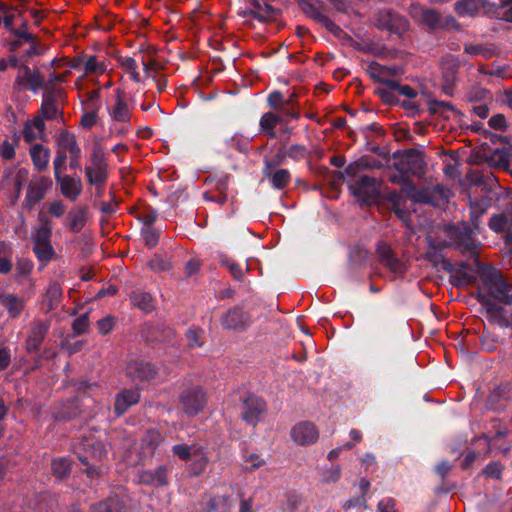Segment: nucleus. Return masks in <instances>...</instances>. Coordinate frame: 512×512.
I'll return each mask as SVG.
<instances>
[{
  "label": "nucleus",
  "mask_w": 512,
  "mask_h": 512,
  "mask_svg": "<svg viewBox=\"0 0 512 512\" xmlns=\"http://www.w3.org/2000/svg\"><path fill=\"white\" fill-rule=\"evenodd\" d=\"M469 198L470 222H461L457 225L450 223V249H454L467 257L466 261L458 264L450 262V284L462 285L473 281L476 277V268L479 266L478 250L481 243L475 238L474 232L478 231L481 217L491 206V197H486V202Z\"/></svg>",
  "instance_id": "obj_1"
},
{
  "label": "nucleus",
  "mask_w": 512,
  "mask_h": 512,
  "mask_svg": "<svg viewBox=\"0 0 512 512\" xmlns=\"http://www.w3.org/2000/svg\"><path fill=\"white\" fill-rule=\"evenodd\" d=\"M394 169L397 170L398 173L390 175L388 178L389 181L393 184L402 186L408 198L414 203L440 207L441 204L446 202L447 195L440 184L430 183L425 186H417L403 169Z\"/></svg>",
  "instance_id": "obj_2"
},
{
  "label": "nucleus",
  "mask_w": 512,
  "mask_h": 512,
  "mask_svg": "<svg viewBox=\"0 0 512 512\" xmlns=\"http://www.w3.org/2000/svg\"><path fill=\"white\" fill-rule=\"evenodd\" d=\"M74 453L78 460L86 466L85 473L93 478L102 473L99 463L106 458L107 451L104 444L94 436H83L75 447Z\"/></svg>",
  "instance_id": "obj_3"
},
{
  "label": "nucleus",
  "mask_w": 512,
  "mask_h": 512,
  "mask_svg": "<svg viewBox=\"0 0 512 512\" xmlns=\"http://www.w3.org/2000/svg\"><path fill=\"white\" fill-rule=\"evenodd\" d=\"M478 274H480L481 281L487 288L491 297L504 304L512 303V284L508 283L499 271L492 266L484 267L479 261V266L476 268V277L470 284L477 279ZM465 285H469V283L455 286L460 287Z\"/></svg>",
  "instance_id": "obj_4"
},
{
  "label": "nucleus",
  "mask_w": 512,
  "mask_h": 512,
  "mask_svg": "<svg viewBox=\"0 0 512 512\" xmlns=\"http://www.w3.org/2000/svg\"><path fill=\"white\" fill-rule=\"evenodd\" d=\"M469 191L473 198L486 202V197H491V203L498 199L499 188L497 178L490 171H470L468 173Z\"/></svg>",
  "instance_id": "obj_5"
},
{
  "label": "nucleus",
  "mask_w": 512,
  "mask_h": 512,
  "mask_svg": "<svg viewBox=\"0 0 512 512\" xmlns=\"http://www.w3.org/2000/svg\"><path fill=\"white\" fill-rule=\"evenodd\" d=\"M395 160L393 168L403 169L409 176L421 178L425 174L426 162L424 154L418 149L397 150L392 154Z\"/></svg>",
  "instance_id": "obj_6"
},
{
  "label": "nucleus",
  "mask_w": 512,
  "mask_h": 512,
  "mask_svg": "<svg viewBox=\"0 0 512 512\" xmlns=\"http://www.w3.org/2000/svg\"><path fill=\"white\" fill-rule=\"evenodd\" d=\"M478 157L488 164L489 167L501 168L509 171L512 175V146L494 148L492 149L489 144L483 143L479 147Z\"/></svg>",
  "instance_id": "obj_7"
},
{
  "label": "nucleus",
  "mask_w": 512,
  "mask_h": 512,
  "mask_svg": "<svg viewBox=\"0 0 512 512\" xmlns=\"http://www.w3.org/2000/svg\"><path fill=\"white\" fill-rule=\"evenodd\" d=\"M239 399L241 401L240 418L247 425L256 426L266 413V401L253 393H246Z\"/></svg>",
  "instance_id": "obj_8"
},
{
  "label": "nucleus",
  "mask_w": 512,
  "mask_h": 512,
  "mask_svg": "<svg viewBox=\"0 0 512 512\" xmlns=\"http://www.w3.org/2000/svg\"><path fill=\"white\" fill-rule=\"evenodd\" d=\"M206 403V393L200 386L184 389L179 396V407L188 417L200 414Z\"/></svg>",
  "instance_id": "obj_9"
},
{
  "label": "nucleus",
  "mask_w": 512,
  "mask_h": 512,
  "mask_svg": "<svg viewBox=\"0 0 512 512\" xmlns=\"http://www.w3.org/2000/svg\"><path fill=\"white\" fill-rule=\"evenodd\" d=\"M379 185L380 181L375 177L362 175L349 189L359 202L369 205L379 199Z\"/></svg>",
  "instance_id": "obj_10"
},
{
  "label": "nucleus",
  "mask_w": 512,
  "mask_h": 512,
  "mask_svg": "<svg viewBox=\"0 0 512 512\" xmlns=\"http://www.w3.org/2000/svg\"><path fill=\"white\" fill-rule=\"evenodd\" d=\"M375 253L379 264L386 267L395 275H404L407 271L406 264L397 257L391 245L385 241H378L375 246Z\"/></svg>",
  "instance_id": "obj_11"
},
{
  "label": "nucleus",
  "mask_w": 512,
  "mask_h": 512,
  "mask_svg": "<svg viewBox=\"0 0 512 512\" xmlns=\"http://www.w3.org/2000/svg\"><path fill=\"white\" fill-rule=\"evenodd\" d=\"M375 25L378 29L387 30L397 35L403 34L408 29L407 20L399 13L387 8L377 12Z\"/></svg>",
  "instance_id": "obj_12"
},
{
  "label": "nucleus",
  "mask_w": 512,
  "mask_h": 512,
  "mask_svg": "<svg viewBox=\"0 0 512 512\" xmlns=\"http://www.w3.org/2000/svg\"><path fill=\"white\" fill-rule=\"evenodd\" d=\"M487 225L492 232L501 236L505 246H512V205L501 213L492 214Z\"/></svg>",
  "instance_id": "obj_13"
},
{
  "label": "nucleus",
  "mask_w": 512,
  "mask_h": 512,
  "mask_svg": "<svg viewBox=\"0 0 512 512\" xmlns=\"http://www.w3.org/2000/svg\"><path fill=\"white\" fill-rule=\"evenodd\" d=\"M49 320L35 319L30 323V329L25 341V348L29 354L37 353L50 329Z\"/></svg>",
  "instance_id": "obj_14"
},
{
  "label": "nucleus",
  "mask_w": 512,
  "mask_h": 512,
  "mask_svg": "<svg viewBox=\"0 0 512 512\" xmlns=\"http://www.w3.org/2000/svg\"><path fill=\"white\" fill-rule=\"evenodd\" d=\"M129 497L125 489L110 494L104 500L91 505L90 512H129Z\"/></svg>",
  "instance_id": "obj_15"
},
{
  "label": "nucleus",
  "mask_w": 512,
  "mask_h": 512,
  "mask_svg": "<svg viewBox=\"0 0 512 512\" xmlns=\"http://www.w3.org/2000/svg\"><path fill=\"white\" fill-rule=\"evenodd\" d=\"M172 471V467L169 465H159L155 469H145L139 471V483L158 488L167 486L170 483L169 474Z\"/></svg>",
  "instance_id": "obj_16"
},
{
  "label": "nucleus",
  "mask_w": 512,
  "mask_h": 512,
  "mask_svg": "<svg viewBox=\"0 0 512 512\" xmlns=\"http://www.w3.org/2000/svg\"><path fill=\"white\" fill-rule=\"evenodd\" d=\"M126 375L135 383L150 381L157 375V368L148 361L132 360L126 366Z\"/></svg>",
  "instance_id": "obj_17"
},
{
  "label": "nucleus",
  "mask_w": 512,
  "mask_h": 512,
  "mask_svg": "<svg viewBox=\"0 0 512 512\" xmlns=\"http://www.w3.org/2000/svg\"><path fill=\"white\" fill-rule=\"evenodd\" d=\"M221 326L226 330L243 331L249 323V315L240 306H234L222 314Z\"/></svg>",
  "instance_id": "obj_18"
},
{
  "label": "nucleus",
  "mask_w": 512,
  "mask_h": 512,
  "mask_svg": "<svg viewBox=\"0 0 512 512\" xmlns=\"http://www.w3.org/2000/svg\"><path fill=\"white\" fill-rule=\"evenodd\" d=\"M384 164L377 159L369 155H363L358 160L350 163L344 169V171L335 172L338 179H343L344 176L349 178L356 177L361 171L368 169H381Z\"/></svg>",
  "instance_id": "obj_19"
},
{
  "label": "nucleus",
  "mask_w": 512,
  "mask_h": 512,
  "mask_svg": "<svg viewBox=\"0 0 512 512\" xmlns=\"http://www.w3.org/2000/svg\"><path fill=\"white\" fill-rule=\"evenodd\" d=\"M81 414V406L78 398H70L59 403L53 408L52 417L55 422L66 423L77 418Z\"/></svg>",
  "instance_id": "obj_20"
},
{
  "label": "nucleus",
  "mask_w": 512,
  "mask_h": 512,
  "mask_svg": "<svg viewBox=\"0 0 512 512\" xmlns=\"http://www.w3.org/2000/svg\"><path fill=\"white\" fill-rule=\"evenodd\" d=\"M291 437L298 445H309L318 439L319 432L312 422L303 421L293 426Z\"/></svg>",
  "instance_id": "obj_21"
},
{
  "label": "nucleus",
  "mask_w": 512,
  "mask_h": 512,
  "mask_svg": "<svg viewBox=\"0 0 512 512\" xmlns=\"http://www.w3.org/2000/svg\"><path fill=\"white\" fill-rule=\"evenodd\" d=\"M52 186V181L48 177H40L37 181L29 183L25 202L29 208L35 206L46 195L47 190Z\"/></svg>",
  "instance_id": "obj_22"
},
{
  "label": "nucleus",
  "mask_w": 512,
  "mask_h": 512,
  "mask_svg": "<svg viewBox=\"0 0 512 512\" xmlns=\"http://www.w3.org/2000/svg\"><path fill=\"white\" fill-rule=\"evenodd\" d=\"M116 101L114 106L109 109V115L115 122L129 124L132 117V109L125 99V93L121 89H116Z\"/></svg>",
  "instance_id": "obj_23"
},
{
  "label": "nucleus",
  "mask_w": 512,
  "mask_h": 512,
  "mask_svg": "<svg viewBox=\"0 0 512 512\" xmlns=\"http://www.w3.org/2000/svg\"><path fill=\"white\" fill-rule=\"evenodd\" d=\"M494 5L487 0H458L454 3V9L460 17H474L482 10L488 16V6Z\"/></svg>",
  "instance_id": "obj_24"
},
{
  "label": "nucleus",
  "mask_w": 512,
  "mask_h": 512,
  "mask_svg": "<svg viewBox=\"0 0 512 512\" xmlns=\"http://www.w3.org/2000/svg\"><path fill=\"white\" fill-rule=\"evenodd\" d=\"M0 304L10 319H18L26 307L25 299L14 293H0Z\"/></svg>",
  "instance_id": "obj_25"
},
{
  "label": "nucleus",
  "mask_w": 512,
  "mask_h": 512,
  "mask_svg": "<svg viewBox=\"0 0 512 512\" xmlns=\"http://www.w3.org/2000/svg\"><path fill=\"white\" fill-rule=\"evenodd\" d=\"M140 401V394L137 390H121L115 398L114 413L117 417L125 414L127 410Z\"/></svg>",
  "instance_id": "obj_26"
},
{
  "label": "nucleus",
  "mask_w": 512,
  "mask_h": 512,
  "mask_svg": "<svg viewBox=\"0 0 512 512\" xmlns=\"http://www.w3.org/2000/svg\"><path fill=\"white\" fill-rule=\"evenodd\" d=\"M57 184L60 185L61 194L71 200L76 201L82 192V182L80 178H75L69 175L60 176L55 178Z\"/></svg>",
  "instance_id": "obj_27"
},
{
  "label": "nucleus",
  "mask_w": 512,
  "mask_h": 512,
  "mask_svg": "<svg viewBox=\"0 0 512 512\" xmlns=\"http://www.w3.org/2000/svg\"><path fill=\"white\" fill-rule=\"evenodd\" d=\"M411 14L431 30L437 29L441 25V15L435 9L424 8L422 6H412Z\"/></svg>",
  "instance_id": "obj_28"
},
{
  "label": "nucleus",
  "mask_w": 512,
  "mask_h": 512,
  "mask_svg": "<svg viewBox=\"0 0 512 512\" xmlns=\"http://www.w3.org/2000/svg\"><path fill=\"white\" fill-rule=\"evenodd\" d=\"M264 178L268 179L271 186L276 190L285 189L291 181V173L288 169L279 168L262 170Z\"/></svg>",
  "instance_id": "obj_29"
},
{
  "label": "nucleus",
  "mask_w": 512,
  "mask_h": 512,
  "mask_svg": "<svg viewBox=\"0 0 512 512\" xmlns=\"http://www.w3.org/2000/svg\"><path fill=\"white\" fill-rule=\"evenodd\" d=\"M129 298L133 306L145 313L152 312L155 309V298L147 291L142 289L133 290Z\"/></svg>",
  "instance_id": "obj_30"
},
{
  "label": "nucleus",
  "mask_w": 512,
  "mask_h": 512,
  "mask_svg": "<svg viewBox=\"0 0 512 512\" xmlns=\"http://www.w3.org/2000/svg\"><path fill=\"white\" fill-rule=\"evenodd\" d=\"M445 245V241L439 243V245L430 243V250L427 253V257L438 271L442 270L444 272H448V259L444 253Z\"/></svg>",
  "instance_id": "obj_31"
},
{
  "label": "nucleus",
  "mask_w": 512,
  "mask_h": 512,
  "mask_svg": "<svg viewBox=\"0 0 512 512\" xmlns=\"http://www.w3.org/2000/svg\"><path fill=\"white\" fill-rule=\"evenodd\" d=\"M284 122H286L285 118L272 112H266L261 116L259 121L260 131L273 139L276 137L275 127Z\"/></svg>",
  "instance_id": "obj_32"
},
{
  "label": "nucleus",
  "mask_w": 512,
  "mask_h": 512,
  "mask_svg": "<svg viewBox=\"0 0 512 512\" xmlns=\"http://www.w3.org/2000/svg\"><path fill=\"white\" fill-rule=\"evenodd\" d=\"M488 17L512 23V0H499L498 4L489 5Z\"/></svg>",
  "instance_id": "obj_33"
},
{
  "label": "nucleus",
  "mask_w": 512,
  "mask_h": 512,
  "mask_svg": "<svg viewBox=\"0 0 512 512\" xmlns=\"http://www.w3.org/2000/svg\"><path fill=\"white\" fill-rule=\"evenodd\" d=\"M33 165L38 171H44L48 167L50 150L42 144H35L30 149Z\"/></svg>",
  "instance_id": "obj_34"
},
{
  "label": "nucleus",
  "mask_w": 512,
  "mask_h": 512,
  "mask_svg": "<svg viewBox=\"0 0 512 512\" xmlns=\"http://www.w3.org/2000/svg\"><path fill=\"white\" fill-rule=\"evenodd\" d=\"M370 257L369 251L360 245L352 247L349 251V263L353 268L365 267Z\"/></svg>",
  "instance_id": "obj_35"
},
{
  "label": "nucleus",
  "mask_w": 512,
  "mask_h": 512,
  "mask_svg": "<svg viewBox=\"0 0 512 512\" xmlns=\"http://www.w3.org/2000/svg\"><path fill=\"white\" fill-rule=\"evenodd\" d=\"M52 236V223L46 217L40 218V225L36 228L32 234V243H44L51 242Z\"/></svg>",
  "instance_id": "obj_36"
},
{
  "label": "nucleus",
  "mask_w": 512,
  "mask_h": 512,
  "mask_svg": "<svg viewBox=\"0 0 512 512\" xmlns=\"http://www.w3.org/2000/svg\"><path fill=\"white\" fill-rule=\"evenodd\" d=\"M40 111L43 118L46 120H53L56 118L58 108L53 94L44 93Z\"/></svg>",
  "instance_id": "obj_37"
},
{
  "label": "nucleus",
  "mask_w": 512,
  "mask_h": 512,
  "mask_svg": "<svg viewBox=\"0 0 512 512\" xmlns=\"http://www.w3.org/2000/svg\"><path fill=\"white\" fill-rule=\"evenodd\" d=\"M51 467L53 475L60 480L67 478L71 472V462L65 457L54 459Z\"/></svg>",
  "instance_id": "obj_38"
},
{
  "label": "nucleus",
  "mask_w": 512,
  "mask_h": 512,
  "mask_svg": "<svg viewBox=\"0 0 512 512\" xmlns=\"http://www.w3.org/2000/svg\"><path fill=\"white\" fill-rule=\"evenodd\" d=\"M249 143L250 139L248 137H244L243 135L238 133L234 134L225 141V144L228 149L236 150L240 153L249 152Z\"/></svg>",
  "instance_id": "obj_39"
},
{
  "label": "nucleus",
  "mask_w": 512,
  "mask_h": 512,
  "mask_svg": "<svg viewBox=\"0 0 512 512\" xmlns=\"http://www.w3.org/2000/svg\"><path fill=\"white\" fill-rule=\"evenodd\" d=\"M33 252L37 259L44 263L49 262L55 254L51 242L33 243Z\"/></svg>",
  "instance_id": "obj_40"
},
{
  "label": "nucleus",
  "mask_w": 512,
  "mask_h": 512,
  "mask_svg": "<svg viewBox=\"0 0 512 512\" xmlns=\"http://www.w3.org/2000/svg\"><path fill=\"white\" fill-rule=\"evenodd\" d=\"M60 296L61 292L57 286H50L48 288L43 300V309L46 313L54 310L57 307Z\"/></svg>",
  "instance_id": "obj_41"
},
{
  "label": "nucleus",
  "mask_w": 512,
  "mask_h": 512,
  "mask_svg": "<svg viewBox=\"0 0 512 512\" xmlns=\"http://www.w3.org/2000/svg\"><path fill=\"white\" fill-rule=\"evenodd\" d=\"M85 173L90 185H104L107 180V168L86 167Z\"/></svg>",
  "instance_id": "obj_42"
},
{
  "label": "nucleus",
  "mask_w": 512,
  "mask_h": 512,
  "mask_svg": "<svg viewBox=\"0 0 512 512\" xmlns=\"http://www.w3.org/2000/svg\"><path fill=\"white\" fill-rule=\"evenodd\" d=\"M492 98L491 92L488 89L481 87L473 88L468 94V99L471 102V105L487 103L488 101L492 102Z\"/></svg>",
  "instance_id": "obj_43"
},
{
  "label": "nucleus",
  "mask_w": 512,
  "mask_h": 512,
  "mask_svg": "<svg viewBox=\"0 0 512 512\" xmlns=\"http://www.w3.org/2000/svg\"><path fill=\"white\" fill-rule=\"evenodd\" d=\"M251 5V9H245L240 11L238 15L240 17L250 16L259 22H266V16L261 12L262 5L259 0H247Z\"/></svg>",
  "instance_id": "obj_44"
},
{
  "label": "nucleus",
  "mask_w": 512,
  "mask_h": 512,
  "mask_svg": "<svg viewBox=\"0 0 512 512\" xmlns=\"http://www.w3.org/2000/svg\"><path fill=\"white\" fill-rule=\"evenodd\" d=\"M84 71L87 74H103L106 71L104 62H99L95 55L85 56Z\"/></svg>",
  "instance_id": "obj_45"
},
{
  "label": "nucleus",
  "mask_w": 512,
  "mask_h": 512,
  "mask_svg": "<svg viewBox=\"0 0 512 512\" xmlns=\"http://www.w3.org/2000/svg\"><path fill=\"white\" fill-rule=\"evenodd\" d=\"M383 84H385L391 90H396L400 95L405 96L409 99L415 98L417 96V92L412 87H410L409 85H401L396 80H383Z\"/></svg>",
  "instance_id": "obj_46"
},
{
  "label": "nucleus",
  "mask_w": 512,
  "mask_h": 512,
  "mask_svg": "<svg viewBox=\"0 0 512 512\" xmlns=\"http://www.w3.org/2000/svg\"><path fill=\"white\" fill-rule=\"evenodd\" d=\"M149 268L154 272H165L172 269V263L169 258L155 255L149 262Z\"/></svg>",
  "instance_id": "obj_47"
},
{
  "label": "nucleus",
  "mask_w": 512,
  "mask_h": 512,
  "mask_svg": "<svg viewBox=\"0 0 512 512\" xmlns=\"http://www.w3.org/2000/svg\"><path fill=\"white\" fill-rule=\"evenodd\" d=\"M58 147L65 150H73L78 146L75 135L71 134L68 130H63L57 138Z\"/></svg>",
  "instance_id": "obj_48"
},
{
  "label": "nucleus",
  "mask_w": 512,
  "mask_h": 512,
  "mask_svg": "<svg viewBox=\"0 0 512 512\" xmlns=\"http://www.w3.org/2000/svg\"><path fill=\"white\" fill-rule=\"evenodd\" d=\"M67 217L70 230L74 233H78L84 226L85 212L83 210L77 212L70 211Z\"/></svg>",
  "instance_id": "obj_49"
},
{
  "label": "nucleus",
  "mask_w": 512,
  "mask_h": 512,
  "mask_svg": "<svg viewBox=\"0 0 512 512\" xmlns=\"http://www.w3.org/2000/svg\"><path fill=\"white\" fill-rule=\"evenodd\" d=\"M161 442V434L156 430L148 431L142 438V446L148 448L153 453Z\"/></svg>",
  "instance_id": "obj_50"
},
{
  "label": "nucleus",
  "mask_w": 512,
  "mask_h": 512,
  "mask_svg": "<svg viewBox=\"0 0 512 512\" xmlns=\"http://www.w3.org/2000/svg\"><path fill=\"white\" fill-rule=\"evenodd\" d=\"M23 87L36 93L39 89L45 87L44 76L39 71L34 70V73L25 81Z\"/></svg>",
  "instance_id": "obj_51"
},
{
  "label": "nucleus",
  "mask_w": 512,
  "mask_h": 512,
  "mask_svg": "<svg viewBox=\"0 0 512 512\" xmlns=\"http://www.w3.org/2000/svg\"><path fill=\"white\" fill-rule=\"evenodd\" d=\"M203 330L198 327H191L186 332L187 345L189 348L201 347Z\"/></svg>",
  "instance_id": "obj_52"
},
{
  "label": "nucleus",
  "mask_w": 512,
  "mask_h": 512,
  "mask_svg": "<svg viewBox=\"0 0 512 512\" xmlns=\"http://www.w3.org/2000/svg\"><path fill=\"white\" fill-rule=\"evenodd\" d=\"M301 6L303 12L316 22L322 23L323 20L327 17L310 1H303Z\"/></svg>",
  "instance_id": "obj_53"
},
{
  "label": "nucleus",
  "mask_w": 512,
  "mask_h": 512,
  "mask_svg": "<svg viewBox=\"0 0 512 512\" xmlns=\"http://www.w3.org/2000/svg\"><path fill=\"white\" fill-rule=\"evenodd\" d=\"M141 236L145 245L149 248L155 247L159 242V231L153 227H143L141 229Z\"/></svg>",
  "instance_id": "obj_54"
},
{
  "label": "nucleus",
  "mask_w": 512,
  "mask_h": 512,
  "mask_svg": "<svg viewBox=\"0 0 512 512\" xmlns=\"http://www.w3.org/2000/svg\"><path fill=\"white\" fill-rule=\"evenodd\" d=\"M219 259L220 263L229 269L232 277L235 280H240L242 278L243 273L241 267L234 260L230 259L225 254H220Z\"/></svg>",
  "instance_id": "obj_55"
},
{
  "label": "nucleus",
  "mask_w": 512,
  "mask_h": 512,
  "mask_svg": "<svg viewBox=\"0 0 512 512\" xmlns=\"http://www.w3.org/2000/svg\"><path fill=\"white\" fill-rule=\"evenodd\" d=\"M89 327V312H85L72 323V331L75 336L84 334Z\"/></svg>",
  "instance_id": "obj_56"
},
{
  "label": "nucleus",
  "mask_w": 512,
  "mask_h": 512,
  "mask_svg": "<svg viewBox=\"0 0 512 512\" xmlns=\"http://www.w3.org/2000/svg\"><path fill=\"white\" fill-rule=\"evenodd\" d=\"M341 471L340 465L326 468L322 473L321 482L326 484L338 482L341 478Z\"/></svg>",
  "instance_id": "obj_57"
},
{
  "label": "nucleus",
  "mask_w": 512,
  "mask_h": 512,
  "mask_svg": "<svg viewBox=\"0 0 512 512\" xmlns=\"http://www.w3.org/2000/svg\"><path fill=\"white\" fill-rule=\"evenodd\" d=\"M29 178V170L26 168H18L14 178V187L16 197L18 198L22 192L23 186L27 183Z\"/></svg>",
  "instance_id": "obj_58"
},
{
  "label": "nucleus",
  "mask_w": 512,
  "mask_h": 512,
  "mask_svg": "<svg viewBox=\"0 0 512 512\" xmlns=\"http://www.w3.org/2000/svg\"><path fill=\"white\" fill-rule=\"evenodd\" d=\"M286 158H290L294 161L301 160L307 155V148L302 144H294L290 146L287 150H284Z\"/></svg>",
  "instance_id": "obj_59"
},
{
  "label": "nucleus",
  "mask_w": 512,
  "mask_h": 512,
  "mask_svg": "<svg viewBox=\"0 0 512 512\" xmlns=\"http://www.w3.org/2000/svg\"><path fill=\"white\" fill-rule=\"evenodd\" d=\"M100 107L101 104H95L90 112L83 114L81 118V125L84 129H90L96 124Z\"/></svg>",
  "instance_id": "obj_60"
},
{
  "label": "nucleus",
  "mask_w": 512,
  "mask_h": 512,
  "mask_svg": "<svg viewBox=\"0 0 512 512\" xmlns=\"http://www.w3.org/2000/svg\"><path fill=\"white\" fill-rule=\"evenodd\" d=\"M67 155L64 151H57L53 160L54 177L59 178L61 173L66 169Z\"/></svg>",
  "instance_id": "obj_61"
},
{
  "label": "nucleus",
  "mask_w": 512,
  "mask_h": 512,
  "mask_svg": "<svg viewBox=\"0 0 512 512\" xmlns=\"http://www.w3.org/2000/svg\"><path fill=\"white\" fill-rule=\"evenodd\" d=\"M286 158L284 149L281 148L278 153L271 159L264 158L263 160V169L262 170H271L276 169L279 165H281L284 162V159Z\"/></svg>",
  "instance_id": "obj_62"
},
{
  "label": "nucleus",
  "mask_w": 512,
  "mask_h": 512,
  "mask_svg": "<svg viewBox=\"0 0 512 512\" xmlns=\"http://www.w3.org/2000/svg\"><path fill=\"white\" fill-rule=\"evenodd\" d=\"M115 325V317L107 315L104 318L97 321V328L99 333L102 335L109 334Z\"/></svg>",
  "instance_id": "obj_63"
},
{
  "label": "nucleus",
  "mask_w": 512,
  "mask_h": 512,
  "mask_svg": "<svg viewBox=\"0 0 512 512\" xmlns=\"http://www.w3.org/2000/svg\"><path fill=\"white\" fill-rule=\"evenodd\" d=\"M172 452L180 460H189L192 456V446L187 444H176L172 447Z\"/></svg>",
  "instance_id": "obj_64"
}]
</instances>
